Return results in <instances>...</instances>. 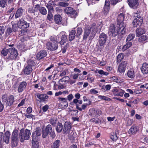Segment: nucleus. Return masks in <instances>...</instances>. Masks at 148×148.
<instances>
[{"label": "nucleus", "mask_w": 148, "mask_h": 148, "mask_svg": "<svg viewBox=\"0 0 148 148\" xmlns=\"http://www.w3.org/2000/svg\"><path fill=\"white\" fill-rule=\"evenodd\" d=\"M124 18V15L123 13H121L117 17V24L119 25V29H121V33L122 34H124L125 33V25L123 22Z\"/></svg>", "instance_id": "1"}, {"label": "nucleus", "mask_w": 148, "mask_h": 148, "mask_svg": "<svg viewBox=\"0 0 148 148\" xmlns=\"http://www.w3.org/2000/svg\"><path fill=\"white\" fill-rule=\"evenodd\" d=\"M121 29L119 28L118 24H117V26H115L114 24H111L109 27L108 33L110 35L115 37L118 34L122 35L121 33Z\"/></svg>", "instance_id": "2"}, {"label": "nucleus", "mask_w": 148, "mask_h": 148, "mask_svg": "<svg viewBox=\"0 0 148 148\" xmlns=\"http://www.w3.org/2000/svg\"><path fill=\"white\" fill-rule=\"evenodd\" d=\"M20 140L21 142H23L24 140H28L29 138L31 135L30 131L26 129L24 132V130L21 129L19 133Z\"/></svg>", "instance_id": "3"}, {"label": "nucleus", "mask_w": 148, "mask_h": 148, "mask_svg": "<svg viewBox=\"0 0 148 148\" xmlns=\"http://www.w3.org/2000/svg\"><path fill=\"white\" fill-rule=\"evenodd\" d=\"M18 131L17 130H14L13 131L12 136V143L14 146H16L18 140Z\"/></svg>", "instance_id": "4"}, {"label": "nucleus", "mask_w": 148, "mask_h": 148, "mask_svg": "<svg viewBox=\"0 0 148 148\" xmlns=\"http://www.w3.org/2000/svg\"><path fill=\"white\" fill-rule=\"evenodd\" d=\"M9 53L10 54L7 59L9 60L15 59L18 55L17 50L14 48H10Z\"/></svg>", "instance_id": "5"}, {"label": "nucleus", "mask_w": 148, "mask_h": 148, "mask_svg": "<svg viewBox=\"0 0 148 148\" xmlns=\"http://www.w3.org/2000/svg\"><path fill=\"white\" fill-rule=\"evenodd\" d=\"M17 25L19 28L22 29H27L29 27V24L23 18H21L17 22Z\"/></svg>", "instance_id": "6"}, {"label": "nucleus", "mask_w": 148, "mask_h": 148, "mask_svg": "<svg viewBox=\"0 0 148 148\" xmlns=\"http://www.w3.org/2000/svg\"><path fill=\"white\" fill-rule=\"evenodd\" d=\"M65 12L69 14L72 18H75L77 16V14L76 11L71 7H67L64 10Z\"/></svg>", "instance_id": "7"}, {"label": "nucleus", "mask_w": 148, "mask_h": 148, "mask_svg": "<svg viewBox=\"0 0 148 148\" xmlns=\"http://www.w3.org/2000/svg\"><path fill=\"white\" fill-rule=\"evenodd\" d=\"M46 47L47 49L51 51H54L57 49L58 47V43L57 41L52 42H49L47 43Z\"/></svg>", "instance_id": "8"}, {"label": "nucleus", "mask_w": 148, "mask_h": 148, "mask_svg": "<svg viewBox=\"0 0 148 148\" xmlns=\"http://www.w3.org/2000/svg\"><path fill=\"white\" fill-rule=\"evenodd\" d=\"M10 136V134L9 131H6L4 135H3V134L2 132H0V142L2 141L3 138L4 142L7 144L9 142V139Z\"/></svg>", "instance_id": "9"}, {"label": "nucleus", "mask_w": 148, "mask_h": 148, "mask_svg": "<svg viewBox=\"0 0 148 148\" xmlns=\"http://www.w3.org/2000/svg\"><path fill=\"white\" fill-rule=\"evenodd\" d=\"M71 125L69 122H66L64 124L63 132L64 134H69L70 132L73 134V132L71 129Z\"/></svg>", "instance_id": "10"}, {"label": "nucleus", "mask_w": 148, "mask_h": 148, "mask_svg": "<svg viewBox=\"0 0 148 148\" xmlns=\"http://www.w3.org/2000/svg\"><path fill=\"white\" fill-rule=\"evenodd\" d=\"M57 36L58 37L61 38V40L60 42L61 45H64V43L66 42L67 40V35L65 32L63 31L61 32L57 35Z\"/></svg>", "instance_id": "11"}, {"label": "nucleus", "mask_w": 148, "mask_h": 148, "mask_svg": "<svg viewBox=\"0 0 148 148\" xmlns=\"http://www.w3.org/2000/svg\"><path fill=\"white\" fill-rule=\"evenodd\" d=\"M107 38V35L104 33H103L100 34L98 40V43L100 46H102L105 45Z\"/></svg>", "instance_id": "12"}, {"label": "nucleus", "mask_w": 148, "mask_h": 148, "mask_svg": "<svg viewBox=\"0 0 148 148\" xmlns=\"http://www.w3.org/2000/svg\"><path fill=\"white\" fill-rule=\"evenodd\" d=\"M129 6L133 9H136L138 6L139 3L138 0H128Z\"/></svg>", "instance_id": "13"}, {"label": "nucleus", "mask_w": 148, "mask_h": 148, "mask_svg": "<svg viewBox=\"0 0 148 148\" xmlns=\"http://www.w3.org/2000/svg\"><path fill=\"white\" fill-rule=\"evenodd\" d=\"M47 55V53L46 51H40L37 54L36 56V59L38 60H40L46 57Z\"/></svg>", "instance_id": "14"}, {"label": "nucleus", "mask_w": 148, "mask_h": 148, "mask_svg": "<svg viewBox=\"0 0 148 148\" xmlns=\"http://www.w3.org/2000/svg\"><path fill=\"white\" fill-rule=\"evenodd\" d=\"M27 84L25 81L21 82L19 84L18 91L19 93L22 92L26 88Z\"/></svg>", "instance_id": "15"}, {"label": "nucleus", "mask_w": 148, "mask_h": 148, "mask_svg": "<svg viewBox=\"0 0 148 148\" xmlns=\"http://www.w3.org/2000/svg\"><path fill=\"white\" fill-rule=\"evenodd\" d=\"M41 130L40 128H37L36 130L33 133L32 139L34 140H38L41 134Z\"/></svg>", "instance_id": "16"}, {"label": "nucleus", "mask_w": 148, "mask_h": 148, "mask_svg": "<svg viewBox=\"0 0 148 148\" xmlns=\"http://www.w3.org/2000/svg\"><path fill=\"white\" fill-rule=\"evenodd\" d=\"M143 19L142 17L138 16L134 19L133 24L134 26H140L143 22Z\"/></svg>", "instance_id": "17"}, {"label": "nucleus", "mask_w": 148, "mask_h": 148, "mask_svg": "<svg viewBox=\"0 0 148 148\" xmlns=\"http://www.w3.org/2000/svg\"><path fill=\"white\" fill-rule=\"evenodd\" d=\"M37 98L40 100V102L46 101L48 98V96L45 94L37 93L36 95Z\"/></svg>", "instance_id": "18"}, {"label": "nucleus", "mask_w": 148, "mask_h": 148, "mask_svg": "<svg viewBox=\"0 0 148 148\" xmlns=\"http://www.w3.org/2000/svg\"><path fill=\"white\" fill-rule=\"evenodd\" d=\"M91 32L90 28L88 26L85 27L83 39L86 40L89 36Z\"/></svg>", "instance_id": "19"}, {"label": "nucleus", "mask_w": 148, "mask_h": 148, "mask_svg": "<svg viewBox=\"0 0 148 148\" xmlns=\"http://www.w3.org/2000/svg\"><path fill=\"white\" fill-rule=\"evenodd\" d=\"M139 130V127L135 125H132L129 130V133L131 135L136 134Z\"/></svg>", "instance_id": "20"}, {"label": "nucleus", "mask_w": 148, "mask_h": 148, "mask_svg": "<svg viewBox=\"0 0 148 148\" xmlns=\"http://www.w3.org/2000/svg\"><path fill=\"white\" fill-rule=\"evenodd\" d=\"M54 20L55 23L56 24H60L62 23V18L61 16L59 14L55 15Z\"/></svg>", "instance_id": "21"}, {"label": "nucleus", "mask_w": 148, "mask_h": 148, "mask_svg": "<svg viewBox=\"0 0 148 148\" xmlns=\"http://www.w3.org/2000/svg\"><path fill=\"white\" fill-rule=\"evenodd\" d=\"M33 69V68L31 66L26 65L24 67L23 69L24 73L26 75H29L32 71Z\"/></svg>", "instance_id": "22"}, {"label": "nucleus", "mask_w": 148, "mask_h": 148, "mask_svg": "<svg viewBox=\"0 0 148 148\" xmlns=\"http://www.w3.org/2000/svg\"><path fill=\"white\" fill-rule=\"evenodd\" d=\"M136 35L137 36L139 37L141 35L145 34V30L141 27L137 28L136 30Z\"/></svg>", "instance_id": "23"}, {"label": "nucleus", "mask_w": 148, "mask_h": 148, "mask_svg": "<svg viewBox=\"0 0 148 148\" xmlns=\"http://www.w3.org/2000/svg\"><path fill=\"white\" fill-rule=\"evenodd\" d=\"M141 71L144 74H147L148 73V64L146 63H144L141 68Z\"/></svg>", "instance_id": "24"}, {"label": "nucleus", "mask_w": 148, "mask_h": 148, "mask_svg": "<svg viewBox=\"0 0 148 148\" xmlns=\"http://www.w3.org/2000/svg\"><path fill=\"white\" fill-rule=\"evenodd\" d=\"M23 12V10L21 8L18 9L15 14V18H16L21 17L22 15Z\"/></svg>", "instance_id": "25"}, {"label": "nucleus", "mask_w": 148, "mask_h": 148, "mask_svg": "<svg viewBox=\"0 0 148 148\" xmlns=\"http://www.w3.org/2000/svg\"><path fill=\"white\" fill-rule=\"evenodd\" d=\"M58 100L61 103H63V106L67 107L68 106V102L67 101V99L66 98L59 97Z\"/></svg>", "instance_id": "26"}, {"label": "nucleus", "mask_w": 148, "mask_h": 148, "mask_svg": "<svg viewBox=\"0 0 148 148\" xmlns=\"http://www.w3.org/2000/svg\"><path fill=\"white\" fill-rule=\"evenodd\" d=\"M14 101V97L13 96H10L6 102V104L7 106H10L12 105Z\"/></svg>", "instance_id": "27"}, {"label": "nucleus", "mask_w": 148, "mask_h": 148, "mask_svg": "<svg viewBox=\"0 0 148 148\" xmlns=\"http://www.w3.org/2000/svg\"><path fill=\"white\" fill-rule=\"evenodd\" d=\"M69 78L68 76H64L60 79L58 81V83L60 84H65L66 83H68V79Z\"/></svg>", "instance_id": "28"}, {"label": "nucleus", "mask_w": 148, "mask_h": 148, "mask_svg": "<svg viewBox=\"0 0 148 148\" xmlns=\"http://www.w3.org/2000/svg\"><path fill=\"white\" fill-rule=\"evenodd\" d=\"M127 75L130 78H134L135 76V73L134 69H129L127 73Z\"/></svg>", "instance_id": "29"}, {"label": "nucleus", "mask_w": 148, "mask_h": 148, "mask_svg": "<svg viewBox=\"0 0 148 148\" xmlns=\"http://www.w3.org/2000/svg\"><path fill=\"white\" fill-rule=\"evenodd\" d=\"M75 31L74 30H72L69 35V40L71 41L73 40L75 36Z\"/></svg>", "instance_id": "30"}, {"label": "nucleus", "mask_w": 148, "mask_h": 148, "mask_svg": "<svg viewBox=\"0 0 148 148\" xmlns=\"http://www.w3.org/2000/svg\"><path fill=\"white\" fill-rule=\"evenodd\" d=\"M148 38L147 36L143 35L140 37L138 38V41L139 42L144 43L146 42Z\"/></svg>", "instance_id": "31"}, {"label": "nucleus", "mask_w": 148, "mask_h": 148, "mask_svg": "<svg viewBox=\"0 0 148 148\" xmlns=\"http://www.w3.org/2000/svg\"><path fill=\"white\" fill-rule=\"evenodd\" d=\"M37 140H34L32 139V145L33 148H38L39 145V142Z\"/></svg>", "instance_id": "32"}, {"label": "nucleus", "mask_w": 148, "mask_h": 148, "mask_svg": "<svg viewBox=\"0 0 148 148\" xmlns=\"http://www.w3.org/2000/svg\"><path fill=\"white\" fill-rule=\"evenodd\" d=\"M89 114L92 117H94L97 116V112L96 110L93 108L89 110Z\"/></svg>", "instance_id": "33"}, {"label": "nucleus", "mask_w": 148, "mask_h": 148, "mask_svg": "<svg viewBox=\"0 0 148 148\" xmlns=\"http://www.w3.org/2000/svg\"><path fill=\"white\" fill-rule=\"evenodd\" d=\"M27 65L31 66L33 68L35 65V63L33 59H31L28 60Z\"/></svg>", "instance_id": "34"}, {"label": "nucleus", "mask_w": 148, "mask_h": 148, "mask_svg": "<svg viewBox=\"0 0 148 148\" xmlns=\"http://www.w3.org/2000/svg\"><path fill=\"white\" fill-rule=\"evenodd\" d=\"M63 129V125L61 123H58L56 128V131L58 133L60 132Z\"/></svg>", "instance_id": "35"}, {"label": "nucleus", "mask_w": 148, "mask_h": 148, "mask_svg": "<svg viewBox=\"0 0 148 148\" xmlns=\"http://www.w3.org/2000/svg\"><path fill=\"white\" fill-rule=\"evenodd\" d=\"M38 10L40 12L42 15H45L47 14V11L45 8L42 7H39Z\"/></svg>", "instance_id": "36"}, {"label": "nucleus", "mask_w": 148, "mask_h": 148, "mask_svg": "<svg viewBox=\"0 0 148 148\" xmlns=\"http://www.w3.org/2000/svg\"><path fill=\"white\" fill-rule=\"evenodd\" d=\"M126 44L124 45L122 48V49L124 51H125L130 47L132 45V43L131 42L127 41Z\"/></svg>", "instance_id": "37"}, {"label": "nucleus", "mask_w": 148, "mask_h": 148, "mask_svg": "<svg viewBox=\"0 0 148 148\" xmlns=\"http://www.w3.org/2000/svg\"><path fill=\"white\" fill-rule=\"evenodd\" d=\"M98 98L102 100L111 101V99L110 98L104 96L99 95L98 96Z\"/></svg>", "instance_id": "38"}, {"label": "nucleus", "mask_w": 148, "mask_h": 148, "mask_svg": "<svg viewBox=\"0 0 148 148\" xmlns=\"http://www.w3.org/2000/svg\"><path fill=\"white\" fill-rule=\"evenodd\" d=\"M60 140H57L54 142L53 144L52 145L51 147L54 148H58L60 146Z\"/></svg>", "instance_id": "39"}, {"label": "nucleus", "mask_w": 148, "mask_h": 148, "mask_svg": "<svg viewBox=\"0 0 148 148\" xmlns=\"http://www.w3.org/2000/svg\"><path fill=\"white\" fill-rule=\"evenodd\" d=\"M50 123L53 125H55L57 121V119L54 117H52L50 119Z\"/></svg>", "instance_id": "40"}, {"label": "nucleus", "mask_w": 148, "mask_h": 148, "mask_svg": "<svg viewBox=\"0 0 148 148\" xmlns=\"http://www.w3.org/2000/svg\"><path fill=\"white\" fill-rule=\"evenodd\" d=\"M83 32L82 29L81 27H78L77 28V32L76 33V37L79 38L80 36L81 35Z\"/></svg>", "instance_id": "41"}, {"label": "nucleus", "mask_w": 148, "mask_h": 148, "mask_svg": "<svg viewBox=\"0 0 148 148\" xmlns=\"http://www.w3.org/2000/svg\"><path fill=\"white\" fill-rule=\"evenodd\" d=\"M110 138L113 141H116L118 139V137L116 133H112L110 136Z\"/></svg>", "instance_id": "42"}, {"label": "nucleus", "mask_w": 148, "mask_h": 148, "mask_svg": "<svg viewBox=\"0 0 148 148\" xmlns=\"http://www.w3.org/2000/svg\"><path fill=\"white\" fill-rule=\"evenodd\" d=\"M135 37V35L133 34H130L127 38L126 41H129L133 39Z\"/></svg>", "instance_id": "43"}, {"label": "nucleus", "mask_w": 148, "mask_h": 148, "mask_svg": "<svg viewBox=\"0 0 148 148\" xmlns=\"http://www.w3.org/2000/svg\"><path fill=\"white\" fill-rule=\"evenodd\" d=\"M111 88V86L108 84L106 86L103 85L102 86V88L104 90V91H108L110 90Z\"/></svg>", "instance_id": "44"}, {"label": "nucleus", "mask_w": 148, "mask_h": 148, "mask_svg": "<svg viewBox=\"0 0 148 148\" xmlns=\"http://www.w3.org/2000/svg\"><path fill=\"white\" fill-rule=\"evenodd\" d=\"M87 105V104H84L81 107H79V105L78 106H77V109L80 111H82L83 110H84L86 108Z\"/></svg>", "instance_id": "45"}, {"label": "nucleus", "mask_w": 148, "mask_h": 148, "mask_svg": "<svg viewBox=\"0 0 148 148\" xmlns=\"http://www.w3.org/2000/svg\"><path fill=\"white\" fill-rule=\"evenodd\" d=\"M7 0H0V6L4 8L7 5Z\"/></svg>", "instance_id": "46"}, {"label": "nucleus", "mask_w": 148, "mask_h": 148, "mask_svg": "<svg viewBox=\"0 0 148 148\" xmlns=\"http://www.w3.org/2000/svg\"><path fill=\"white\" fill-rule=\"evenodd\" d=\"M124 57V56L123 54L122 53H120L117 56V62H119Z\"/></svg>", "instance_id": "47"}, {"label": "nucleus", "mask_w": 148, "mask_h": 148, "mask_svg": "<svg viewBox=\"0 0 148 148\" xmlns=\"http://www.w3.org/2000/svg\"><path fill=\"white\" fill-rule=\"evenodd\" d=\"M8 52H9V49H6L4 48L1 51V54L3 56H7Z\"/></svg>", "instance_id": "48"}, {"label": "nucleus", "mask_w": 148, "mask_h": 148, "mask_svg": "<svg viewBox=\"0 0 148 148\" xmlns=\"http://www.w3.org/2000/svg\"><path fill=\"white\" fill-rule=\"evenodd\" d=\"M122 65V64H120L118 67V71L121 73H124L125 71V68Z\"/></svg>", "instance_id": "49"}, {"label": "nucleus", "mask_w": 148, "mask_h": 148, "mask_svg": "<svg viewBox=\"0 0 148 148\" xmlns=\"http://www.w3.org/2000/svg\"><path fill=\"white\" fill-rule=\"evenodd\" d=\"M110 8H108L106 6L104 7L103 12L104 15L106 16L108 14Z\"/></svg>", "instance_id": "50"}, {"label": "nucleus", "mask_w": 148, "mask_h": 148, "mask_svg": "<svg viewBox=\"0 0 148 148\" xmlns=\"http://www.w3.org/2000/svg\"><path fill=\"white\" fill-rule=\"evenodd\" d=\"M117 92H115L114 93L115 96H120L122 97L123 94V92L121 90H118L117 91Z\"/></svg>", "instance_id": "51"}, {"label": "nucleus", "mask_w": 148, "mask_h": 148, "mask_svg": "<svg viewBox=\"0 0 148 148\" xmlns=\"http://www.w3.org/2000/svg\"><path fill=\"white\" fill-rule=\"evenodd\" d=\"M45 130L49 133L53 131L51 125L49 124L48 125L46 128Z\"/></svg>", "instance_id": "52"}, {"label": "nucleus", "mask_w": 148, "mask_h": 148, "mask_svg": "<svg viewBox=\"0 0 148 148\" xmlns=\"http://www.w3.org/2000/svg\"><path fill=\"white\" fill-rule=\"evenodd\" d=\"M4 32V27L3 26H0V39H1L2 38V35Z\"/></svg>", "instance_id": "53"}, {"label": "nucleus", "mask_w": 148, "mask_h": 148, "mask_svg": "<svg viewBox=\"0 0 148 148\" xmlns=\"http://www.w3.org/2000/svg\"><path fill=\"white\" fill-rule=\"evenodd\" d=\"M59 5L62 7H66L69 5V3H68L64 2H61L59 3Z\"/></svg>", "instance_id": "54"}, {"label": "nucleus", "mask_w": 148, "mask_h": 148, "mask_svg": "<svg viewBox=\"0 0 148 148\" xmlns=\"http://www.w3.org/2000/svg\"><path fill=\"white\" fill-rule=\"evenodd\" d=\"M53 17V15L52 13L50 12H48V13L47 15V19L48 20L51 21Z\"/></svg>", "instance_id": "55"}, {"label": "nucleus", "mask_w": 148, "mask_h": 148, "mask_svg": "<svg viewBox=\"0 0 148 148\" xmlns=\"http://www.w3.org/2000/svg\"><path fill=\"white\" fill-rule=\"evenodd\" d=\"M2 101L3 102H6L7 101L8 97L7 95L6 94L3 95L1 97Z\"/></svg>", "instance_id": "56"}, {"label": "nucleus", "mask_w": 148, "mask_h": 148, "mask_svg": "<svg viewBox=\"0 0 148 148\" xmlns=\"http://www.w3.org/2000/svg\"><path fill=\"white\" fill-rule=\"evenodd\" d=\"M46 7L47 8L48 12H53V8L52 6L50 5L49 4H47L46 5Z\"/></svg>", "instance_id": "57"}, {"label": "nucleus", "mask_w": 148, "mask_h": 148, "mask_svg": "<svg viewBox=\"0 0 148 148\" xmlns=\"http://www.w3.org/2000/svg\"><path fill=\"white\" fill-rule=\"evenodd\" d=\"M98 73L100 74L106 76L108 75L109 74L108 72H104L102 70H99Z\"/></svg>", "instance_id": "58"}, {"label": "nucleus", "mask_w": 148, "mask_h": 148, "mask_svg": "<svg viewBox=\"0 0 148 148\" xmlns=\"http://www.w3.org/2000/svg\"><path fill=\"white\" fill-rule=\"evenodd\" d=\"M78 99H73V101L71 103V105H73V103H74L76 104V107H77V105L78 106L79 105V104L78 103Z\"/></svg>", "instance_id": "59"}, {"label": "nucleus", "mask_w": 148, "mask_h": 148, "mask_svg": "<svg viewBox=\"0 0 148 148\" xmlns=\"http://www.w3.org/2000/svg\"><path fill=\"white\" fill-rule=\"evenodd\" d=\"M90 92L91 94H96L98 93V92L94 89L90 90Z\"/></svg>", "instance_id": "60"}, {"label": "nucleus", "mask_w": 148, "mask_h": 148, "mask_svg": "<svg viewBox=\"0 0 148 148\" xmlns=\"http://www.w3.org/2000/svg\"><path fill=\"white\" fill-rule=\"evenodd\" d=\"M79 75V74L78 73H77L72 74L71 75V76L73 79H77Z\"/></svg>", "instance_id": "61"}, {"label": "nucleus", "mask_w": 148, "mask_h": 148, "mask_svg": "<svg viewBox=\"0 0 148 148\" xmlns=\"http://www.w3.org/2000/svg\"><path fill=\"white\" fill-rule=\"evenodd\" d=\"M104 6L110 8V3L109 0H106Z\"/></svg>", "instance_id": "62"}, {"label": "nucleus", "mask_w": 148, "mask_h": 148, "mask_svg": "<svg viewBox=\"0 0 148 148\" xmlns=\"http://www.w3.org/2000/svg\"><path fill=\"white\" fill-rule=\"evenodd\" d=\"M49 133L46 130H43L42 131V136L43 138H45Z\"/></svg>", "instance_id": "63"}, {"label": "nucleus", "mask_w": 148, "mask_h": 148, "mask_svg": "<svg viewBox=\"0 0 148 148\" xmlns=\"http://www.w3.org/2000/svg\"><path fill=\"white\" fill-rule=\"evenodd\" d=\"M49 108V106L46 105L43 107L42 109L44 112H45L47 111Z\"/></svg>", "instance_id": "64"}]
</instances>
